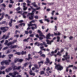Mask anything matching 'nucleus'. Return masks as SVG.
<instances>
[{"label": "nucleus", "mask_w": 77, "mask_h": 77, "mask_svg": "<svg viewBox=\"0 0 77 77\" xmlns=\"http://www.w3.org/2000/svg\"><path fill=\"white\" fill-rule=\"evenodd\" d=\"M55 69H57L58 71H61L63 69V67L60 65V64L57 65L55 66Z\"/></svg>", "instance_id": "nucleus-2"}, {"label": "nucleus", "mask_w": 77, "mask_h": 77, "mask_svg": "<svg viewBox=\"0 0 77 77\" xmlns=\"http://www.w3.org/2000/svg\"><path fill=\"white\" fill-rule=\"evenodd\" d=\"M17 42V40H14V41L12 43H13V44H14V43H15V42Z\"/></svg>", "instance_id": "nucleus-64"}, {"label": "nucleus", "mask_w": 77, "mask_h": 77, "mask_svg": "<svg viewBox=\"0 0 77 77\" xmlns=\"http://www.w3.org/2000/svg\"><path fill=\"white\" fill-rule=\"evenodd\" d=\"M12 19H11V22H9V25L10 26V27H12Z\"/></svg>", "instance_id": "nucleus-21"}, {"label": "nucleus", "mask_w": 77, "mask_h": 77, "mask_svg": "<svg viewBox=\"0 0 77 77\" xmlns=\"http://www.w3.org/2000/svg\"><path fill=\"white\" fill-rule=\"evenodd\" d=\"M12 44H13L12 42H11L7 44V45H8V46H9V45H12Z\"/></svg>", "instance_id": "nucleus-25"}, {"label": "nucleus", "mask_w": 77, "mask_h": 77, "mask_svg": "<svg viewBox=\"0 0 77 77\" xmlns=\"http://www.w3.org/2000/svg\"><path fill=\"white\" fill-rule=\"evenodd\" d=\"M25 24L24 23H23L19 24L20 26H25Z\"/></svg>", "instance_id": "nucleus-37"}, {"label": "nucleus", "mask_w": 77, "mask_h": 77, "mask_svg": "<svg viewBox=\"0 0 77 77\" xmlns=\"http://www.w3.org/2000/svg\"><path fill=\"white\" fill-rule=\"evenodd\" d=\"M34 17L36 19H38V16H35Z\"/></svg>", "instance_id": "nucleus-60"}, {"label": "nucleus", "mask_w": 77, "mask_h": 77, "mask_svg": "<svg viewBox=\"0 0 77 77\" xmlns=\"http://www.w3.org/2000/svg\"><path fill=\"white\" fill-rule=\"evenodd\" d=\"M60 49L58 48H57V49H56L54 51H52L51 53V54H52L51 55V56H53V54H54L55 53H57V51L58 50H59Z\"/></svg>", "instance_id": "nucleus-11"}, {"label": "nucleus", "mask_w": 77, "mask_h": 77, "mask_svg": "<svg viewBox=\"0 0 77 77\" xmlns=\"http://www.w3.org/2000/svg\"><path fill=\"white\" fill-rule=\"evenodd\" d=\"M21 9V8L20 7H18V8H17V9H16V11H20Z\"/></svg>", "instance_id": "nucleus-36"}, {"label": "nucleus", "mask_w": 77, "mask_h": 77, "mask_svg": "<svg viewBox=\"0 0 77 77\" xmlns=\"http://www.w3.org/2000/svg\"><path fill=\"white\" fill-rule=\"evenodd\" d=\"M40 75H42V74H44V72L43 71H42L40 72Z\"/></svg>", "instance_id": "nucleus-33"}, {"label": "nucleus", "mask_w": 77, "mask_h": 77, "mask_svg": "<svg viewBox=\"0 0 77 77\" xmlns=\"http://www.w3.org/2000/svg\"><path fill=\"white\" fill-rule=\"evenodd\" d=\"M2 6H3V7H4V8H5L6 6V5H5V4H2Z\"/></svg>", "instance_id": "nucleus-57"}, {"label": "nucleus", "mask_w": 77, "mask_h": 77, "mask_svg": "<svg viewBox=\"0 0 77 77\" xmlns=\"http://www.w3.org/2000/svg\"><path fill=\"white\" fill-rule=\"evenodd\" d=\"M39 22L41 23V24H43V21H42V20H39Z\"/></svg>", "instance_id": "nucleus-40"}, {"label": "nucleus", "mask_w": 77, "mask_h": 77, "mask_svg": "<svg viewBox=\"0 0 77 77\" xmlns=\"http://www.w3.org/2000/svg\"><path fill=\"white\" fill-rule=\"evenodd\" d=\"M55 12V11H52V13H51V14H52V15H54V13Z\"/></svg>", "instance_id": "nucleus-46"}, {"label": "nucleus", "mask_w": 77, "mask_h": 77, "mask_svg": "<svg viewBox=\"0 0 77 77\" xmlns=\"http://www.w3.org/2000/svg\"><path fill=\"white\" fill-rule=\"evenodd\" d=\"M40 45H41V46H42V45H44L45 46V47H48V45H46V43H45V42H43V43H40Z\"/></svg>", "instance_id": "nucleus-14"}, {"label": "nucleus", "mask_w": 77, "mask_h": 77, "mask_svg": "<svg viewBox=\"0 0 77 77\" xmlns=\"http://www.w3.org/2000/svg\"><path fill=\"white\" fill-rule=\"evenodd\" d=\"M44 20L46 21H47L48 23H49V22H50V20L48 19H45Z\"/></svg>", "instance_id": "nucleus-32"}, {"label": "nucleus", "mask_w": 77, "mask_h": 77, "mask_svg": "<svg viewBox=\"0 0 77 77\" xmlns=\"http://www.w3.org/2000/svg\"><path fill=\"white\" fill-rule=\"evenodd\" d=\"M8 47H6L4 48L3 49V50H6L7 49H8Z\"/></svg>", "instance_id": "nucleus-48"}, {"label": "nucleus", "mask_w": 77, "mask_h": 77, "mask_svg": "<svg viewBox=\"0 0 77 77\" xmlns=\"http://www.w3.org/2000/svg\"><path fill=\"white\" fill-rule=\"evenodd\" d=\"M35 4L36 3L35 2L32 3V6H34L35 5Z\"/></svg>", "instance_id": "nucleus-58"}, {"label": "nucleus", "mask_w": 77, "mask_h": 77, "mask_svg": "<svg viewBox=\"0 0 77 77\" xmlns=\"http://www.w3.org/2000/svg\"><path fill=\"white\" fill-rule=\"evenodd\" d=\"M28 59L27 58H26L25 59L27 60H29L30 59H32V58L30 57V54H29L28 55Z\"/></svg>", "instance_id": "nucleus-19"}, {"label": "nucleus", "mask_w": 77, "mask_h": 77, "mask_svg": "<svg viewBox=\"0 0 77 77\" xmlns=\"http://www.w3.org/2000/svg\"><path fill=\"white\" fill-rule=\"evenodd\" d=\"M5 63V60L2 61L1 63V64L2 65H3Z\"/></svg>", "instance_id": "nucleus-35"}, {"label": "nucleus", "mask_w": 77, "mask_h": 77, "mask_svg": "<svg viewBox=\"0 0 77 77\" xmlns=\"http://www.w3.org/2000/svg\"><path fill=\"white\" fill-rule=\"evenodd\" d=\"M9 8H12V5H9Z\"/></svg>", "instance_id": "nucleus-62"}, {"label": "nucleus", "mask_w": 77, "mask_h": 77, "mask_svg": "<svg viewBox=\"0 0 77 77\" xmlns=\"http://www.w3.org/2000/svg\"><path fill=\"white\" fill-rule=\"evenodd\" d=\"M38 33H39L40 36H41L39 37L40 40H42L43 39H44V38H45V36L43 35L42 33L40 30H38Z\"/></svg>", "instance_id": "nucleus-3"}, {"label": "nucleus", "mask_w": 77, "mask_h": 77, "mask_svg": "<svg viewBox=\"0 0 77 77\" xmlns=\"http://www.w3.org/2000/svg\"><path fill=\"white\" fill-rule=\"evenodd\" d=\"M30 39V37L28 38L27 39H25L23 40V42H28V40Z\"/></svg>", "instance_id": "nucleus-23"}, {"label": "nucleus", "mask_w": 77, "mask_h": 77, "mask_svg": "<svg viewBox=\"0 0 77 77\" xmlns=\"http://www.w3.org/2000/svg\"><path fill=\"white\" fill-rule=\"evenodd\" d=\"M38 53H39L41 55L42 54V51H40L39 52H38Z\"/></svg>", "instance_id": "nucleus-63"}, {"label": "nucleus", "mask_w": 77, "mask_h": 77, "mask_svg": "<svg viewBox=\"0 0 77 77\" xmlns=\"http://www.w3.org/2000/svg\"><path fill=\"white\" fill-rule=\"evenodd\" d=\"M13 0H10V3H12L13 4L14 2L12 1Z\"/></svg>", "instance_id": "nucleus-54"}, {"label": "nucleus", "mask_w": 77, "mask_h": 77, "mask_svg": "<svg viewBox=\"0 0 77 77\" xmlns=\"http://www.w3.org/2000/svg\"><path fill=\"white\" fill-rule=\"evenodd\" d=\"M41 57H45V55L44 54H42L41 55Z\"/></svg>", "instance_id": "nucleus-49"}, {"label": "nucleus", "mask_w": 77, "mask_h": 77, "mask_svg": "<svg viewBox=\"0 0 77 77\" xmlns=\"http://www.w3.org/2000/svg\"><path fill=\"white\" fill-rule=\"evenodd\" d=\"M5 64L7 65H9V63L11 62V60H5Z\"/></svg>", "instance_id": "nucleus-10"}, {"label": "nucleus", "mask_w": 77, "mask_h": 77, "mask_svg": "<svg viewBox=\"0 0 77 77\" xmlns=\"http://www.w3.org/2000/svg\"><path fill=\"white\" fill-rule=\"evenodd\" d=\"M29 74L31 75H32L33 76L35 75V73H32V70H30L29 71Z\"/></svg>", "instance_id": "nucleus-18"}, {"label": "nucleus", "mask_w": 77, "mask_h": 77, "mask_svg": "<svg viewBox=\"0 0 77 77\" xmlns=\"http://www.w3.org/2000/svg\"><path fill=\"white\" fill-rule=\"evenodd\" d=\"M34 14V13H29L27 15V17H29V16H30L29 17V20H33V14Z\"/></svg>", "instance_id": "nucleus-7"}, {"label": "nucleus", "mask_w": 77, "mask_h": 77, "mask_svg": "<svg viewBox=\"0 0 77 77\" xmlns=\"http://www.w3.org/2000/svg\"><path fill=\"white\" fill-rule=\"evenodd\" d=\"M8 29L9 28H8V27H2L0 28L1 30H4L3 31V33L6 32Z\"/></svg>", "instance_id": "nucleus-6"}, {"label": "nucleus", "mask_w": 77, "mask_h": 77, "mask_svg": "<svg viewBox=\"0 0 77 77\" xmlns=\"http://www.w3.org/2000/svg\"><path fill=\"white\" fill-rule=\"evenodd\" d=\"M8 56L9 57V59H11V57H13V54L9 55H8Z\"/></svg>", "instance_id": "nucleus-29"}, {"label": "nucleus", "mask_w": 77, "mask_h": 77, "mask_svg": "<svg viewBox=\"0 0 77 77\" xmlns=\"http://www.w3.org/2000/svg\"><path fill=\"white\" fill-rule=\"evenodd\" d=\"M15 54H17V55H20V54H20V52H16Z\"/></svg>", "instance_id": "nucleus-55"}, {"label": "nucleus", "mask_w": 77, "mask_h": 77, "mask_svg": "<svg viewBox=\"0 0 77 77\" xmlns=\"http://www.w3.org/2000/svg\"><path fill=\"white\" fill-rule=\"evenodd\" d=\"M60 37L57 36V41L58 42H59V41H60Z\"/></svg>", "instance_id": "nucleus-28"}, {"label": "nucleus", "mask_w": 77, "mask_h": 77, "mask_svg": "<svg viewBox=\"0 0 77 77\" xmlns=\"http://www.w3.org/2000/svg\"><path fill=\"white\" fill-rule=\"evenodd\" d=\"M56 38V37H54L53 38V40H51V41H49L48 39H47L46 41L47 42V44H50V45H51V43L53 42V41H54V40H55Z\"/></svg>", "instance_id": "nucleus-8"}, {"label": "nucleus", "mask_w": 77, "mask_h": 77, "mask_svg": "<svg viewBox=\"0 0 77 77\" xmlns=\"http://www.w3.org/2000/svg\"><path fill=\"white\" fill-rule=\"evenodd\" d=\"M69 55H68V52L66 53V55L63 56V57H64L65 59V60H66L67 62H69L70 61L69 60Z\"/></svg>", "instance_id": "nucleus-4"}, {"label": "nucleus", "mask_w": 77, "mask_h": 77, "mask_svg": "<svg viewBox=\"0 0 77 77\" xmlns=\"http://www.w3.org/2000/svg\"><path fill=\"white\" fill-rule=\"evenodd\" d=\"M34 66L35 68H37V69H39V67H38V66L37 65L34 64Z\"/></svg>", "instance_id": "nucleus-26"}, {"label": "nucleus", "mask_w": 77, "mask_h": 77, "mask_svg": "<svg viewBox=\"0 0 77 77\" xmlns=\"http://www.w3.org/2000/svg\"><path fill=\"white\" fill-rule=\"evenodd\" d=\"M18 47V46L17 45H14L11 47V48L14 49V48H16L17 47Z\"/></svg>", "instance_id": "nucleus-22"}, {"label": "nucleus", "mask_w": 77, "mask_h": 77, "mask_svg": "<svg viewBox=\"0 0 77 77\" xmlns=\"http://www.w3.org/2000/svg\"><path fill=\"white\" fill-rule=\"evenodd\" d=\"M36 20H33L30 22V24H28V25L29 27H30V26H32L31 27L32 29L33 30L34 29H37V25H36L35 24H32V23H35V21H36ZM32 26H35V27Z\"/></svg>", "instance_id": "nucleus-1"}, {"label": "nucleus", "mask_w": 77, "mask_h": 77, "mask_svg": "<svg viewBox=\"0 0 77 77\" xmlns=\"http://www.w3.org/2000/svg\"><path fill=\"white\" fill-rule=\"evenodd\" d=\"M47 4H48V5H53V4H54V3H48Z\"/></svg>", "instance_id": "nucleus-45"}, {"label": "nucleus", "mask_w": 77, "mask_h": 77, "mask_svg": "<svg viewBox=\"0 0 77 77\" xmlns=\"http://www.w3.org/2000/svg\"><path fill=\"white\" fill-rule=\"evenodd\" d=\"M73 66V65H69L67 67L69 68H70L71 67H72Z\"/></svg>", "instance_id": "nucleus-50"}, {"label": "nucleus", "mask_w": 77, "mask_h": 77, "mask_svg": "<svg viewBox=\"0 0 77 77\" xmlns=\"http://www.w3.org/2000/svg\"><path fill=\"white\" fill-rule=\"evenodd\" d=\"M51 36V34L50 33L48 34L47 35H46V39H51V38H50V37Z\"/></svg>", "instance_id": "nucleus-17"}, {"label": "nucleus", "mask_w": 77, "mask_h": 77, "mask_svg": "<svg viewBox=\"0 0 77 77\" xmlns=\"http://www.w3.org/2000/svg\"><path fill=\"white\" fill-rule=\"evenodd\" d=\"M25 34L26 35H28V34H29V32L28 31H25Z\"/></svg>", "instance_id": "nucleus-42"}, {"label": "nucleus", "mask_w": 77, "mask_h": 77, "mask_svg": "<svg viewBox=\"0 0 77 77\" xmlns=\"http://www.w3.org/2000/svg\"><path fill=\"white\" fill-rule=\"evenodd\" d=\"M17 62H19V59H16L14 60V63H17Z\"/></svg>", "instance_id": "nucleus-31"}, {"label": "nucleus", "mask_w": 77, "mask_h": 77, "mask_svg": "<svg viewBox=\"0 0 77 77\" xmlns=\"http://www.w3.org/2000/svg\"><path fill=\"white\" fill-rule=\"evenodd\" d=\"M26 2L28 3H31V1H29V0H27Z\"/></svg>", "instance_id": "nucleus-51"}, {"label": "nucleus", "mask_w": 77, "mask_h": 77, "mask_svg": "<svg viewBox=\"0 0 77 77\" xmlns=\"http://www.w3.org/2000/svg\"><path fill=\"white\" fill-rule=\"evenodd\" d=\"M12 69V67H9L7 69H6L5 70V71L7 72H9L10 71H11Z\"/></svg>", "instance_id": "nucleus-13"}, {"label": "nucleus", "mask_w": 77, "mask_h": 77, "mask_svg": "<svg viewBox=\"0 0 77 77\" xmlns=\"http://www.w3.org/2000/svg\"><path fill=\"white\" fill-rule=\"evenodd\" d=\"M49 63H50V60H49V59L48 58H47L46 61L45 62V63L46 65H48Z\"/></svg>", "instance_id": "nucleus-16"}, {"label": "nucleus", "mask_w": 77, "mask_h": 77, "mask_svg": "<svg viewBox=\"0 0 77 77\" xmlns=\"http://www.w3.org/2000/svg\"><path fill=\"white\" fill-rule=\"evenodd\" d=\"M29 64V63H26L23 64V67H26L27 65Z\"/></svg>", "instance_id": "nucleus-24"}, {"label": "nucleus", "mask_w": 77, "mask_h": 77, "mask_svg": "<svg viewBox=\"0 0 77 77\" xmlns=\"http://www.w3.org/2000/svg\"><path fill=\"white\" fill-rule=\"evenodd\" d=\"M35 35V33L33 32L32 34L30 35L29 36H30V37H34Z\"/></svg>", "instance_id": "nucleus-27"}, {"label": "nucleus", "mask_w": 77, "mask_h": 77, "mask_svg": "<svg viewBox=\"0 0 77 77\" xmlns=\"http://www.w3.org/2000/svg\"><path fill=\"white\" fill-rule=\"evenodd\" d=\"M17 74H18V72L17 71H14L12 73H10L9 75H11L12 77H15V75Z\"/></svg>", "instance_id": "nucleus-5"}, {"label": "nucleus", "mask_w": 77, "mask_h": 77, "mask_svg": "<svg viewBox=\"0 0 77 77\" xmlns=\"http://www.w3.org/2000/svg\"><path fill=\"white\" fill-rule=\"evenodd\" d=\"M69 68L68 67H66V72H68V69Z\"/></svg>", "instance_id": "nucleus-53"}, {"label": "nucleus", "mask_w": 77, "mask_h": 77, "mask_svg": "<svg viewBox=\"0 0 77 77\" xmlns=\"http://www.w3.org/2000/svg\"><path fill=\"white\" fill-rule=\"evenodd\" d=\"M28 13L27 12H25L22 14V15L23 16V17L24 18H26V15Z\"/></svg>", "instance_id": "nucleus-15"}, {"label": "nucleus", "mask_w": 77, "mask_h": 77, "mask_svg": "<svg viewBox=\"0 0 77 77\" xmlns=\"http://www.w3.org/2000/svg\"><path fill=\"white\" fill-rule=\"evenodd\" d=\"M50 69L49 67H48L46 69V71H47V72H48V71H50Z\"/></svg>", "instance_id": "nucleus-41"}, {"label": "nucleus", "mask_w": 77, "mask_h": 77, "mask_svg": "<svg viewBox=\"0 0 77 77\" xmlns=\"http://www.w3.org/2000/svg\"><path fill=\"white\" fill-rule=\"evenodd\" d=\"M8 40H6L5 41V44H4L5 45H7V43H8Z\"/></svg>", "instance_id": "nucleus-52"}, {"label": "nucleus", "mask_w": 77, "mask_h": 77, "mask_svg": "<svg viewBox=\"0 0 77 77\" xmlns=\"http://www.w3.org/2000/svg\"><path fill=\"white\" fill-rule=\"evenodd\" d=\"M11 65L13 66H12V68H13L14 71H15V69H17V67L14 66V63H12Z\"/></svg>", "instance_id": "nucleus-12"}, {"label": "nucleus", "mask_w": 77, "mask_h": 77, "mask_svg": "<svg viewBox=\"0 0 77 77\" xmlns=\"http://www.w3.org/2000/svg\"><path fill=\"white\" fill-rule=\"evenodd\" d=\"M10 52H11V51H10V50H8L7 51V54H8V53H10Z\"/></svg>", "instance_id": "nucleus-61"}, {"label": "nucleus", "mask_w": 77, "mask_h": 77, "mask_svg": "<svg viewBox=\"0 0 77 77\" xmlns=\"http://www.w3.org/2000/svg\"><path fill=\"white\" fill-rule=\"evenodd\" d=\"M40 48L41 50H43V48H44V47H43V46L40 47Z\"/></svg>", "instance_id": "nucleus-59"}, {"label": "nucleus", "mask_w": 77, "mask_h": 77, "mask_svg": "<svg viewBox=\"0 0 77 77\" xmlns=\"http://www.w3.org/2000/svg\"><path fill=\"white\" fill-rule=\"evenodd\" d=\"M27 7H23V10L24 11H26V10H27Z\"/></svg>", "instance_id": "nucleus-47"}, {"label": "nucleus", "mask_w": 77, "mask_h": 77, "mask_svg": "<svg viewBox=\"0 0 77 77\" xmlns=\"http://www.w3.org/2000/svg\"><path fill=\"white\" fill-rule=\"evenodd\" d=\"M29 63L30 65L29 66V69H30V68H31V67H32V63H31V62H29Z\"/></svg>", "instance_id": "nucleus-30"}, {"label": "nucleus", "mask_w": 77, "mask_h": 77, "mask_svg": "<svg viewBox=\"0 0 77 77\" xmlns=\"http://www.w3.org/2000/svg\"><path fill=\"white\" fill-rule=\"evenodd\" d=\"M5 66H2L0 68L1 70H2V69H5Z\"/></svg>", "instance_id": "nucleus-38"}, {"label": "nucleus", "mask_w": 77, "mask_h": 77, "mask_svg": "<svg viewBox=\"0 0 77 77\" xmlns=\"http://www.w3.org/2000/svg\"><path fill=\"white\" fill-rule=\"evenodd\" d=\"M30 7L31 8V9H32V10H33V11L32 12V14H33V13H34V12H35V11H36V9H34L33 8V7H32V6H30Z\"/></svg>", "instance_id": "nucleus-20"}, {"label": "nucleus", "mask_w": 77, "mask_h": 77, "mask_svg": "<svg viewBox=\"0 0 77 77\" xmlns=\"http://www.w3.org/2000/svg\"><path fill=\"white\" fill-rule=\"evenodd\" d=\"M23 59H19V62H23Z\"/></svg>", "instance_id": "nucleus-43"}, {"label": "nucleus", "mask_w": 77, "mask_h": 77, "mask_svg": "<svg viewBox=\"0 0 77 77\" xmlns=\"http://www.w3.org/2000/svg\"><path fill=\"white\" fill-rule=\"evenodd\" d=\"M57 55H59L60 56H61L62 54L60 53V52H58L57 54Z\"/></svg>", "instance_id": "nucleus-34"}, {"label": "nucleus", "mask_w": 77, "mask_h": 77, "mask_svg": "<svg viewBox=\"0 0 77 77\" xmlns=\"http://www.w3.org/2000/svg\"><path fill=\"white\" fill-rule=\"evenodd\" d=\"M29 33L30 34H32V30L29 31Z\"/></svg>", "instance_id": "nucleus-56"}, {"label": "nucleus", "mask_w": 77, "mask_h": 77, "mask_svg": "<svg viewBox=\"0 0 77 77\" xmlns=\"http://www.w3.org/2000/svg\"><path fill=\"white\" fill-rule=\"evenodd\" d=\"M43 63H44V61H41L40 62H38V64H40V63H42V64Z\"/></svg>", "instance_id": "nucleus-44"}, {"label": "nucleus", "mask_w": 77, "mask_h": 77, "mask_svg": "<svg viewBox=\"0 0 77 77\" xmlns=\"http://www.w3.org/2000/svg\"><path fill=\"white\" fill-rule=\"evenodd\" d=\"M1 11H2V10L0 9V12ZM1 15H2V16L0 18V21L1 20H2V19L3 18V17L5 15V13L3 12L2 14L0 13V16H1Z\"/></svg>", "instance_id": "nucleus-9"}, {"label": "nucleus", "mask_w": 77, "mask_h": 77, "mask_svg": "<svg viewBox=\"0 0 77 77\" xmlns=\"http://www.w3.org/2000/svg\"><path fill=\"white\" fill-rule=\"evenodd\" d=\"M21 54H26V51L24 52V51H22V52Z\"/></svg>", "instance_id": "nucleus-39"}]
</instances>
